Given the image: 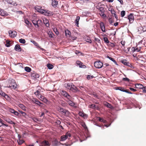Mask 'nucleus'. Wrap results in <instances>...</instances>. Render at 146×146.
Segmentation results:
<instances>
[{"instance_id":"obj_9","label":"nucleus","mask_w":146,"mask_h":146,"mask_svg":"<svg viewBox=\"0 0 146 146\" xmlns=\"http://www.w3.org/2000/svg\"><path fill=\"white\" fill-rule=\"evenodd\" d=\"M31 102L33 103H35L37 105L40 106L41 104H43L39 101L36 98H33L31 100Z\"/></svg>"},{"instance_id":"obj_17","label":"nucleus","mask_w":146,"mask_h":146,"mask_svg":"<svg viewBox=\"0 0 146 146\" xmlns=\"http://www.w3.org/2000/svg\"><path fill=\"white\" fill-rule=\"evenodd\" d=\"M121 62L124 65L131 67V65L130 63L128 62H127L126 60H123L121 61Z\"/></svg>"},{"instance_id":"obj_62","label":"nucleus","mask_w":146,"mask_h":146,"mask_svg":"<svg viewBox=\"0 0 146 146\" xmlns=\"http://www.w3.org/2000/svg\"><path fill=\"white\" fill-rule=\"evenodd\" d=\"M31 42H32V43H33L35 45H36L37 44V43L34 41H31Z\"/></svg>"},{"instance_id":"obj_16","label":"nucleus","mask_w":146,"mask_h":146,"mask_svg":"<svg viewBox=\"0 0 146 146\" xmlns=\"http://www.w3.org/2000/svg\"><path fill=\"white\" fill-rule=\"evenodd\" d=\"M31 77L33 79H36L39 77V75L36 73H32Z\"/></svg>"},{"instance_id":"obj_54","label":"nucleus","mask_w":146,"mask_h":146,"mask_svg":"<svg viewBox=\"0 0 146 146\" xmlns=\"http://www.w3.org/2000/svg\"><path fill=\"white\" fill-rule=\"evenodd\" d=\"M102 31L103 32H106L105 27V26L104 27L100 28Z\"/></svg>"},{"instance_id":"obj_32","label":"nucleus","mask_w":146,"mask_h":146,"mask_svg":"<svg viewBox=\"0 0 146 146\" xmlns=\"http://www.w3.org/2000/svg\"><path fill=\"white\" fill-rule=\"evenodd\" d=\"M107 58H108L109 59L111 60L112 61H113L115 64H117L116 61H115V59H114V58H112L111 57H110V56H107Z\"/></svg>"},{"instance_id":"obj_4","label":"nucleus","mask_w":146,"mask_h":146,"mask_svg":"<svg viewBox=\"0 0 146 146\" xmlns=\"http://www.w3.org/2000/svg\"><path fill=\"white\" fill-rule=\"evenodd\" d=\"M71 136V134L69 132H67L65 135H62L61 137L60 141H63L66 140L67 139H69Z\"/></svg>"},{"instance_id":"obj_25","label":"nucleus","mask_w":146,"mask_h":146,"mask_svg":"<svg viewBox=\"0 0 146 146\" xmlns=\"http://www.w3.org/2000/svg\"><path fill=\"white\" fill-rule=\"evenodd\" d=\"M25 22L27 25V26L29 27H31L32 26V24L28 20L25 19Z\"/></svg>"},{"instance_id":"obj_10","label":"nucleus","mask_w":146,"mask_h":146,"mask_svg":"<svg viewBox=\"0 0 146 146\" xmlns=\"http://www.w3.org/2000/svg\"><path fill=\"white\" fill-rule=\"evenodd\" d=\"M50 143L48 141L44 140L41 143L40 146H50Z\"/></svg>"},{"instance_id":"obj_47","label":"nucleus","mask_w":146,"mask_h":146,"mask_svg":"<svg viewBox=\"0 0 146 146\" xmlns=\"http://www.w3.org/2000/svg\"><path fill=\"white\" fill-rule=\"evenodd\" d=\"M121 15L122 17H123L125 15V11H121Z\"/></svg>"},{"instance_id":"obj_46","label":"nucleus","mask_w":146,"mask_h":146,"mask_svg":"<svg viewBox=\"0 0 146 146\" xmlns=\"http://www.w3.org/2000/svg\"><path fill=\"white\" fill-rule=\"evenodd\" d=\"M3 121H1V122H0V127H1L3 125H5L6 126H7L8 125H7L4 124L3 122Z\"/></svg>"},{"instance_id":"obj_26","label":"nucleus","mask_w":146,"mask_h":146,"mask_svg":"<svg viewBox=\"0 0 146 146\" xmlns=\"http://www.w3.org/2000/svg\"><path fill=\"white\" fill-rule=\"evenodd\" d=\"M143 86L140 84H135V86L136 88L141 89V88H142Z\"/></svg>"},{"instance_id":"obj_27","label":"nucleus","mask_w":146,"mask_h":146,"mask_svg":"<svg viewBox=\"0 0 146 146\" xmlns=\"http://www.w3.org/2000/svg\"><path fill=\"white\" fill-rule=\"evenodd\" d=\"M112 6L111 5L110 6V7L108 8V10L111 12L112 14H113V13H114L115 11L114 9L112 8Z\"/></svg>"},{"instance_id":"obj_48","label":"nucleus","mask_w":146,"mask_h":146,"mask_svg":"<svg viewBox=\"0 0 146 146\" xmlns=\"http://www.w3.org/2000/svg\"><path fill=\"white\" fill-rule=\"evenodd\" d=\"M48 34L50 37L52 38L53 37L52 32L49 31L48 33Z\"/></svg>"},{"instance_id":"obj_29","label":"nucleus","mask_w":146,"mask_h":146,"mask_svg":"<svg viewBox=\"0 0 146 146\" xmlns=\"http://www.w3.org/2000/svg\"><path fill=\"white\" fill-rule=\"evenodd\" d=\"M19 107L21 108L23 110L25 111H26V107L23 104H19Z\"/></svg>"},{"instance_id":"obj_12","label":"nucleus","mask_w":146,"mask_h":146,"mask_svg":"<svg viewBox=\"0 0 146 146\" xmlns=\"http://www.w3.org/2000/svg\"><path fill=\"white\" fill-rule=\"evenodd\" d=\"M61 94L62 95L66 97L68 99H70L71 98L70 96L65 91L62 90L61 92Z\"/></svg>"},{"instance_id":"obj_11","label":"nucleus","mask_w":146,"mask_h":146,"mask_svg":"<svg viewBox=\"0 0 146 146\" xmlns=\"http://www.w3.org/2000/svg\"><path fill=\"white\" fill-rule=\"evenodd\" d=\"M32 23H33L35 27L36 28H38L39 26L38 24V22H42V21L39 19H38L37 20H33Z\"/></svg>"},{"instance_id":"obj_3","label":"nucleus","mask_w":146,"mask_h":146,"mask_svg":"<svg viewBox=\"0 0 146 146\" xmlns=\"http://www.w3.org/2000/svg\"><path fill=\"white\" fill-rule=\"evenodd\" d=\"M9 86L8 87L9 88L14 89L17 88V85L14 80L12 79L11 80H9Z\"/></svg>"},{"instance_id":"obj_42","label":"nucleus","mask_w":146,"mask_h":146,"mask_svg":"<svg viewBox=\"0 0 146 146\" xmlns=\"http://www.w3.org/2000/svg\"><path fill=\"white\" fill-rule=\"evenodd\" d=\"M94 77L93 76H91L90 75H87V78L88 80H90L92 79Z\"/></svg>"},{"instance_id":"obj_45","label":"nucleus","mask_w":146,"mask_h":146,"mask_svg":"<svg viewBox=\"0 0 146 146\" xmlns=\"http://www.w3.org/2000/svg\"><path fill=\"white\" fill-rule=\"evenodd\" d=\"M6 46L7 47H9L10 46V41L7 40L6 41Z\"/></svg>"},{"instance_id":"obj_64","label":"nucleus","mask_w":146,"mask_h":146,"mask_svg":"<svg viewBox=\"0 0 146 146\" xmlns=\"http://www.w3.org/2000/svg\"><path fill=\"white\" fill-rule=\"evenodd\" d=\"M95 109L98 110L99 109V107L98 106L96 105V106L95 107Z\"/></svg>"},{"instance_id":"obj_14","label":"nucleus","mask_w":146,"mask_h":146,"mask_svg":"<svg viewBox=\"0 0 146 146\" xmlns=\"http://www.w3.org/2000/svg\"><path fill=\"white\" fill-rule=\"evenodd\" d=\"M72 98L70 99H68V100H67V102L68 104L70 106L76 107L75 106V104L71 100Z\"/></svg>"},{"instance_id":"obj_61","label":"nucleus","mask_w":146,"mask_h":146,"mask_svg":"<svg viewBox=\"0 0 146 146\" xmlns=\"http://www.w3.org/2000/svg\"><path fill=\"white\" fill-rule=\"evenodd\" d=\"M15 115H17L19 114V113L17 111H15L13 113Z\"/></svg>"},{"instance_id":"obj_51","label":"nucleus","mask_w":146,"mask_h":146,"mask_svg":"<svg viewBox=\"0 0 146 146\" xmlns=\"http://www.w3.org/2000/svg\"><path fill=\"white\" fill-rule=\"evenodd\" d=\"M55 32L56 34L57 35H58L59 34V32L56 29H54L53 30Z\"/></svg>"},{"instance_id":"obj_8","label":"nucleus","mask_w":146,"mask_h":146,"mask_svg":"<svg viewBox=\"0 0 146 146\" xmlns=\"http://www.w3.org/2000/svg\"><path fill=\"white\" fill-rule=\"evenodd\" d=\"M8 33L9 36L11 38L15 37L17 35V32L15 31H9Z\"/></svg>"},{"instance_id":"obj_38","label":"nucleus","mask_w":146,"mask_h":146,"mask_svg":"<svg viewBox=\"0 0 146 146\" xmlns=\"http://www.w3.org/2000/svg\"><path fill=\"white\" fill-rule=\"evenodd\" d=\"M85 40L86 41L89 43H92V40L90 37H87V38H86Z\"/></svg>"},{"instance_id":"obj_2","label":"nucleus","mask_w":146,"mask_h":146,"mask_svg":"<svg viewBox=\"0 0 146 146\" xmlns=\"http://www.w3.org/2000/svg\"><path fill=\"white\" fill-rule=\"evenodd\" d=\"M64 86L67 89L70 90L74 92H75L77 90V88L72 83H66L64 84Z\"/></svg>"},{"instance_id":"obj_20","label":"nucleus","mask_w":146,"mask_h":146,"mask_svg":"<svg viewBox=\"0 0 146 146\" xmlns=\"http://www.w3.org/2000/svg\"><path fill=\"white\" fill-rule=\"evenodd\" d=\"M76 63L79 65L80 68H84L86 67V66L85 65H83V63L79 60L77 61H76Z\"/></svg>"},{"instance_id":"obj_36","label":"nucleus","mask_w":146,"mask_h":146,"mask_svg":"<svg viewBox=\"0 0 146 146\" xmlns=\"http://www.w3.org/2000/svg\"><path fill=\"white\" fill-rule=\"evenodd\" d=\"M19 41L20 43L23 44H25L26 42L25 40L24 39L22 38L19 39Z\"/></svg>"},{"instance_id":"obj_21","label":"nucleus","mask_w":146,"mask_h":146,"mask_svg":"<svg viewBox=\"0 0 146 146\" xmlns=\"http://www.w3.org/2000/svg\"><path fill=\"white\" fill-rule=\"evenodd\" d=\"M15 49L16 51L18 52L21 51V48L19 44H16L15 47Z\"/></svg>"},{"instance_id":"obj_53","label":"nucleus","mask_w":146,"mask_h":146,"mask_svg":"<svg viewBox=\"0 0 146 146\" xmlns=\"http://www.w3.org/2000/svg\"><path fill=\"white\" fill-rule=\"evenodd\" d=\"M94 39L95 41H96L97 42H99L100 41V40L98 38H96L95 37L94 38Z\"/></svg>"},{"instance_id":"obj_56","label":"nucleus","mask_w":146,"mask_h":146,"mask_svg":"<svg viewBox=\"0 0 146 146\" xmlns=\"http://www.w3.org/2000/svg\"><path fill=\"white\" fill-rule=\"evenodd\" d=\"M118 89L122 91H123L124 92V88H123L121 87H119L118 88Z\"/></svg>"},{"instance_id":"obj_63","label":"nucleus","mask_w":146,"mask_h":146,"mask_svg":"<svg viewBox=\"0 0 146 146\" xmlns=\"http://www.w3.org/2000/svg\"><path fill=\"white\" fill-rule=\"evenodd\" d=\"M113 14H114V16L115 17V18L116 19H117V17L116 14V13L115 12L114 13H113Z\"/></svg>"},{"instance_id":"obj_37","label":"nucleus","mask_w":146,"mask_h":146,"mask_svg":"<svg viewBox=\"0 0 146 146\" xmlns=\"http://www.w3.org/2000/svg\"><path fill=\"white\" fill-rule=\"evenodd\" d=\"M122 80L123 81L129 82L130 81V80L127 78H122Z\"/></svg>"},{"instance_id":"obj_44","label":"nucleus","mask_w":146,"mask_h":146,"mask_svg":"<svg viewBox=\"0 0 146 146\" xmlns=\"http://www.w3.org/2000/svg\"><path fill=\"white\" fill-rule=\"evenodd\" d=\"M109 21L110 24L111 25H112L114 22L113 20L110 18L109 19Z\"/></svg>"},{"instance_id":"obj_6","label":"nucleus","mask_w":146,"mask_h":146,"mask_svg":"<svg viewBox=\"0 0 146 146\" xmlns=\"http://www.w3.org/2000/svg\"><path fill=\"white\" fill-rule=\"evenodd\" d=\"M103 63L100 60L95 62L94 63L95 67L97 68H101L103 66Z\"/></svg>"},{"instance_id":"obj_40","label":"nucleus","mask_w":146,"mask_h":146,"mask_svg":"<svg viewBox=\"0 0 146 146\" xmlns=\"http://www.w3.org/2000/svg\"><path fill=\"white\" fill-rule=\"evenodd\" d=\"M103 39L105 42L106 43H109V40L107 38L104 37L103 38Z\"/></svg>"},{"instance_id":"obj_58","label":"nucleus","mask_w":146,"mask_h":146,"mask_svg":"<svg viewBox=\"0 0 146 146\" xmlns=\"http://www.w3.org/2000/svg\"><path fill=\"white\" fill-rule=\"evenodd\" d=\"M130 90L132 91H133V92H136L137 91V90L134 89V88H129Z\"/></svg>"},{"instance_id":"obj_19","label":"nucleus","mask_w":146,"mask_h":146,"mask_svg":"<svg viewBox=\"0 0 146 146\" xmlns=\"http://www.w3.org/2000/svg\"><path fill=\"white\" fill-rule=\"evenodd\" d=\"M8 15V14L6 11L2 9H0V15L2 16H4L5 15L7 16Z\"/></svg>"},{"instance_id":"obj_7","label":"nucleus","mask_w":146,"mask_h":146,"mask_svg":"<svg viewBox=\"0 0 146 146\" xmlns=\"http://www.w3.org/2000/svg\"><path fill=\"white\" fill-rule=\"evenodd\" d=\"M42 13L44 14V15L48 16H52L53 14V12L46 10H43V11L42 12Z\"/></svg>"},{"instance_id":"obj_55","label":"nucleus","mask_w":146,"mask_h":146,"mask_svg":"<svg viewBox=\"0 0 146 146\" xmlns=\"http://www.w3.org/2000/svg\"><path fill=\"white\" fill-rule=\"evenodd\" d=\"M96 106V105L94 104H92L90 106V108H92L93 109H95V107Z\"/></svg>"},{"instance_id":"obj_52","label":"nucleus","mask_w":146,"mask_h":146,"mask_svg":"<svg viewBox=\"0 0 146 146\" xmlns=\"http://www.w3.org/2000/svg\"><path fill=\"white\" fill-rule=\"evenodd\" d=\"M133 56L134 57H135L136 58H138V57L139 56V55H138V54H135L134 53V54H133Z\"/></svg>"},{"instance_id":"obj_1","label":"nucleus","mask_w":146,"mask_h":146,"mask_svg":"<svg viewBox=\"0 0 146 146\" xmlns=\"http://www.w3.org/2000/svg\"><path fill=\"white\" fill-rule=\"evenodd\" d=\"M35 94L36 97L40 100L43 102L46 103L48 102L47 100L45 97L43 96L41 94V91L40 90H38L34 93Z\"/></svg>"},{"instance_id":"obj_24","label":"nucleus","mask_w":146,"mask_h":146,"mask_svg":"<svg viewBox=\"0 0 146 146\" xmlns=\"http://www.w3.org/2000/svg\"><path fill=\"white\" fill-rule=\"evenodd\" d=\"M43 21L45 25L47 27H49L50 25L48 20L46 19H44Z\"/></svg>"},{"instance_id":"obj_22","label":"nucleus","mask_w":146,"mask_h":146,"mask_svg":"<svg viewBox=\"0 0 146 146\" xmlns=\"http://www.w3.org/2000/svg\"><path fill=\"white\" fill-rule=\"evenodd\" d=\"M58 2L56 0H52V5L54 7L57 6L58 5Z\"/></svg>"},{"instance_id":"obj_41","label":"nucleus","mask_w":146,"mask_h":146,"mask_svg":"<svg viewBox=\"0 0 146 146\" xmlns=\"http://www.w3.org/2000/svg\"><path fill=\"white\" fill-rule=\"evenodd\" d=\"M141 89L143 90V92L146 93V86H143Z\"/></svg>"},{"instance_id":"obj_31","label":"nucleus","mask_w":146,"mask_h":146,"mask_svg":"<svg viewBox=\"0 0 146 146\" xmlns=\"http://www.w3.org/2000/svg\"><path fill=\"white\" fill-rule=\"evenodd\" d=\"M104 105L109 108H112V105L108 103L107 102H106L105 103Z\"/></svg>"},{"instance_id":"obj_13","label":"nucleus","mask_w":146,"mask_h":146,"mask_svg":"<svg viewBox=\"0 0 146 146\" xmlns=\"http://www.w3.org/2000/svg\"><path fill=\"white\" fill-rule=\"evenodd\" d=\"M130 23H132L134 20V17L133 14H130L128 17Z\"/></svg>"},{"instance_id":"obj_30","label":"nucleus","mask_w":146,"mask_h":146,"mask_svg":"<svg viewBox=\"0 0 146 146\" xmlns=\"http://www.w3.org/2000/svg\"><path fill=\"white\" fill-rule=\"evenodd\" d=\"M24 142V141L23 139H18L17 140V142L19 145H21Z\"/></svg>"},{"instance_id":"obj_28","label":"nucleus","mask_w":146,"mask_h":146,"mask_svg":"<svg viewBox=\"0 0 146 146\" xmlns=\"http://www.w3.org/2000/svg\"><path fill=\"white\" fill-rule=\"evenodd\" d=\"M80 19L79 17H77L76 18V19L75 21V23H76V25L77 26H78L79 21Z\"/></svg>"},{"instance_id":"obj_23","label":"nucleus","mask_w":146,"mask_h":146,"mask_svg":"<svg viewBox=\"0 0 146 146\" xmlns=\"http://www.w3.org/2000/svg\"><path fill=\"white\" fill-rule=\"evenodd\" d=\"M65 35L66 37H70L71 33L69 30L67 29L65 30Z\"/></svg>"},{"instance_id":"obj_59","label":"nucleus","mask_w":146,"mask_h":146,"mask_svg":"<svg viewBox=\"0 0 146 146\" xmlns=\"http://www.w3.org/2000/svg\"><path fill=\"white\" fill-rule=\"evenodd\" d=\"M99 121L101 122H102L104 119L103 118H101L100 117H99Z\"/></svg>"},{"instance_id":"obj_18","label":"nucleus","mask_w":146,"mask_h":146,"mask_svg":"<svg viewBox=\"0 0 146 146\" xmlns=\"http://www.w3.org/2000/svg\"><path fill=\"white\" fill-rule=\"evenodd\" d=\"M61 112H62L63 114L67 116L69 115L70 114V112L68 110L64 109L63 108Z\"/></svg>"},{"instance_id":"obj_35","label":"nucleus","mask_w":146,"mask_h":146,"mask_svg":"<svg viewBox=\"0 0 146 146\" xmlns=\"http://www.w3.org/2000/svg\"><path fill=\"white\" fill-rule=\"evenodd\" d=\"M25 70L28 72H30L31 70V69L30 68L28 67H26L25 68Z\"/></svg>"},{"instance_id":"obj_33","label":"nucleus","mask_w":146,"mask_h":146,"mask_svg":"<svg viewBox=\"0 0 146 146\" xmlns=\"http://www.w3.org/2000/svg\"><path fill=\"white\" fill-rule=\"evenodd\" d=\"M47 66L50 69H52L53 68V65L50 64H47Z\"/></svg>"},{"instance_id":"obj_43","label":"nucleus","mask_w":146,"mask_h":146,"mask_svg":"<svg viewBox=\"0 0 146 146\" xmlns=\"http://www.w3.org/2000/svg\"><path fill=\"white\" fill-rule=\"evenodd\" d=\"M99 24L100 25V28L105 26L104 23L102 22H100V23H99Z\"/></svg>"},{"instance_id":"obj_5","label":"nucleus","mask_w":146,"mask_h":146,"mask_svg":"<svg viewBox=\"0 0 146 146\" xmlns=\"http://www.w3.org/2000/svg\"><path fill=\"white\" fill-rule=\"evenodd\" d=\"M97 9L99 11V14L101 16L104 17H106V15L104 13L105 10L103 7H98Z\"/></svg>"},{"instance_id":"obj_60","label":"nucleus","mask_w":146,"mask_h":146,"mask_svg":"<svg viewBox=\"0 0 146 146\" xmlns=\"http://www.w3.org/2000/svg\"><path fill=\"white\" fill-rule=\"evenodd\" d=\"M15 111V110H14V109H10V112H11V113H14Z\"/></svg>"},{"instance_id":"obj_49","label":"nucleus","mask_w":146,"mask_h":146,"mask_svg":"<svg viewBox=\"0 0 146 146\" xmlns=\"http://www.w3.org/2000/svg\"><path fill=\"white\" fill-rule=\"evenodd\" d=\"M110 46L112 48H113L115 46V44L114 43L112 42H110Z\"/></svg>"},{"instance_id":"obj_39","label":"nucleus","mask_w":146,"mask_h":146,"mask_svg":"<svg viewBox=\"0 0 146 146\" xmlns=\"http://www.w3.org/2000/svg\"><path fill=\"white\" fill-rule=\"evenodd\" d=\"M63 108H62L61 107H60V106H58L57 108V110L59 112H61L62 111V110L63 109Z\"/></svg>"},{"instance_id":"obj_15","label":"nucleus","mask_w":146,"mask_h":146,"mask_svg":"<svg viewBox=\"0 0 146 146\" xmlns=\"http://www.w3.org/2000/svg\"><path fill=\"white\" fill-rule=\"evenodd\" d=\"M78 114L80 116L82 117L84 119H86L88 117L87 115L85 113L83 112L79 111Z\"/></svg>"},{"instance_id":"obj_57","label":"nucleus","mask_w":146,"mask_h":146,"mask_svg":"<svg viewBox=\"0 0 146 146\" xmlns=\"http://www.w3.org/2000/svg\"><path fill=\"white\" fill-rule=\"evenodd\" d=\"M131 50L133 52H134L136 51V48L135 47H133L132 48Z\"/></svg>"},{"instance_id":"obj_50","label":"nucleus","mask_w":146,"mask_h":146,"mask_svg":"<svg viewBox=\"0 0 146 146\" xmlns=\"http://www.w3.org/2000/svg\"><path fill=\"white\" fill-rule=\"evenodd\" d=\"M122 44V46L124 47V48L125 47H124V46L125 45V41H121L120 42Z\"/></svg>"},{"instance_id":"obj_34","label":"nucleus","mask_w":146,"mask_h":146,"mask_svg":"<svg viewBox=\"0 0 146 146\" xmlns=\"http://www.w3.org/2000/svg\"><path fill=\"white\" fill-rule=\"evenodd\" d=\"M6 121L7 122H8L11 124H13L15 125V122H14L12 121V120H10V119H7L6 120Z\"/></svg>"}]
</instances>
